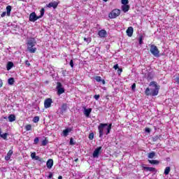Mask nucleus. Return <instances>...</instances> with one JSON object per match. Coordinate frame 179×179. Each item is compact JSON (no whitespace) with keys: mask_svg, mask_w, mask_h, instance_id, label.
Segmentation results:
<instances>
[{"mask_svg":"<svg viewBox=\"0 0 179 179\" xmlns=\"http://www.w3.org/2000/svg\"><path fill=\"white\" fill-rule=\"evenodd\" d=\"M9 135V134L8 133H4L3 134H1V136H0V138H2L3 139H4V141H8V136Z\"/></svg>","mask_w":179,"mask_h":179,"instance_id":"nucleus-24","label":"nucleus"},{"mask_svg":"<svg viewBox=\"0 0 179 179\" xmlns=\"http://www.w3.org/2000/svg\"><path fill=\"white\" fill-rule=\"evenodd\" d=\"M75 142H73V138H70V145H75Z\"/></svg>","mask_w":179,"mask_h":179,"instance_id":"nucleus-38","label":"nucleus"},{"mask_svg":"<svg viewBox=\"0 0 179 179\" xmlns=\"http://www.w3.org/2000/svg\"><path fill=\"white\" fill-rule=\"evenodd\" d=\"M59 4V2L57 1H52L46 5L47 8H53V9H57L58 7V5Z\"/></svg>","mask_w":179,"mask_h":179,"instance_id":"nucleus-10","label":"nucleus"},{"mask_svg":"<svg viewBox=\"0 0 179 179\" xmlns=\"http://www.w3.org/2000/svg\"><path fill=\"white\" fill-rule=\"evenodd\" d=\"M68 108V105L66 103H63L62 105L61 111L62 113H65Z\"/></svg>","mask_w":179,"mask_h":179,"instance_id":"nucleus-22","label":"nucleus"},{"mask_svg":"<svg viewBox=\"0 0 179 179\" xmlns=\"http://www.w3.org/2000/svg\"><path fill=\"white\" fill-rule=\"evenodd\" d=\"M121 14V10L120 9H114L109 13L110 19H115V17H118Z\"/></svg>","mask_w":179,"mask_h":179,"instance_id":"nucleus-6","label":"nucleus"},{"mask_svg":"<svg viewBox=\"0 0 179 179\" xmlns=\"http://www.w3.org/2000/svg\"><path fill=\"white\" fill-rule=\"evenodd\" d=\"M25 65H27V66H30V62H29V60L25 61Z\"/></svg>","mask_w":179,"mask_h":179,"instance_id":"nucleus-46","label":"nucleus"},{"mask_svg":"<svg viewBox=\"0 0 179 179\" xmlns=\"http://www.w3.org/2000/svg\"><path fill=\"white\" fill-rule=\"evenodd\" d=\"M10 12H12V6H8L6 7V15H7V16H10Z\"/></svg>","mask_w":179,"mask_h":179,"instance_id":"nucleus-23","label":"nucleus"},{"mask_svg":"<svg viewBox=\"0 0 179 179\" xmlns=\"http://www.w3.org/2000/svg\"><path fill=\"white\" fill-rule=\"evenodd\" d=\"M26 131H31V124H27L25 126Z\"/></svg>","mask_w":179,"mask_h":179,"instance_id":"nucleus-31","label":"nucleus"},{"mask_svg":"<svg viewBox=\"0 0 179 179\" xmlns=\"http://www.w3.org/2000/svg\"><path fill=\"white\" fill-rule=\"evenodd\" d=\"M58 179H62V176H59L58 177Z\"/></svg>","mask_w":179,"mask_h":179,"instance_id":"nucleus-56","label":"nucleus"},{"mask_svg":"<svg viewBox=\"0 0 179 179\" xmlns=\"http://www.w3.org/2000/svg\"><path fill=\"white\" fill-rule=\"evenodd\" d=\"M56 89L58 96H61V94L65 93V88L62 87V84L60 82H57Z\"/></svg>","mask_w":179,"mask_h":179,"instance_id":"nucleus-7","label":"nucleus"},{"mask_svg":"<svg viewBox=\"0 0 179 179\" xmlns=\"http://www.w3.org/2000/svg\"><path fill=\"white\" fill-rule=\"evenodd\" d=\"M127 36L129 37H132V34H134V27H129L126 31Z\"/></svg>","mask_w":179,"mask_h":179,"instance_id":"nucleus-11","label":"nucleus"},{"mask_svg":"<svg viewBox=\"0 0 179 179\" xmlns=\"http://www.w3.org/2000/svg\"><path fill=\"white\" fill-rule=\"evenodd\" d=\"M51 104H52V99L48 98L44 101V107L45 108H50L51 107Z\"/></svg>","mask_w":179,"mask_h":179,"instance_id":"nucleus-9","label":"nucleus"},{"mask_svg":"<svg viewBox=\"0 0 179 179\" xmlns=\"http://www.w3.org/2000/svg\"><path fill=\"white\" fill-rule=\"evenodd\" d=\"M147 79H153V77L152 76V73H148Z\"/></svg>","mask_w":179,"mask_h":179,"instance_id":"nucleus-39","label":"nucleus"},{"mask_svg":"<svg viewBox=\"0 0 179 179\" xmlns=\"http://www.w3.org/2000/svg\"><path fill=\"white\" fill-rule=\"evenodd\" d=\"M70 66H71V68H73V60L70 61Z\"/></svg>","mask_w":179,"mask_h":179,"instance_id":"nucleus-49","label":"nucleus"},{"mask_svg":"<svg viewBox=\"0 0 179 179\" xmlns=\"http://www.w3.org/2000/svg\"><path fill=\"white\" fill-rule=\"evenodd\" d=\"M175 81L176 82V83L178 85H179V77H176V79H175Z\"/></svg>","mask_w":179,"mask_h":179,"instance_id":"nucleus-48","label":"nucleus"},{"mask_svg":"<svg viewBox=\"0 0 179 179\" xmlns=\"http://www.w3.org/2000/svg\"><path fill=\"white\" fill-rule=\"evenodd\" d=\"M63 76H66V71H62Z\"/></svg>","mask_w":179,"mask_h":179,"instance_id":"nucleus-47","label":"nucleus"},{"mask_svg":"<svg viewBox=\"0 0 179 179\" xmlns=\"http://www.w3.org/2000/svg\"><path fill=\"white\" fill-rule=\"evenodd\" d=\"M1 17H5L6 16V12H3L1 15Z\"/></svg>","mask_w":179,"mask_h":179,"instance_id":"nucleus-45","label":"nucleus"},{"mask_svg":"<svg viewBox=\"0 0 179 179\" xmlns=\"http://www.w3.org/2000/svg\"><path fill=\"white\" fill-rule=\"evenodd\" d=\"M111 127H113V124H108L107 123H101L98 127L99 138H103L104 134L108 135L110 131H111Z\"/></svg>","mask_w":179,"mask_h":179,"instance_id":"nucleus-2","label":"nucleus"},{"mask_svg":"<svg viewBox=\"0 0 179 179\" xmlns=\"http://www.w3.org/2000/svg\"><path fill=\"white\" fill-rule=\"evenodd\" d=\"M159 139H160V137L159 136H155L152 137L153 142H156L157 141H159Z\"/></svg>","mask_w":179,"mask_h":179,"instance_id":"nucleus-33","label":"nucleus"},{"mask_svg":"<svg viewBox=\"0 0 179 179\" xmlns=\"http://www.w3.org/2000/svg\"><path fill=\"white\" fill-rule=\"evenodd\" d=\"M36 44H37V41H36L34 38H31L29 40H28V42L27 43V51H29V52L31 54H34V52L37 51Z\"/></svg>","mask_w":179,"mask_h":179,"instance_id":"nucleus-3","label":"nucleus"},{"mask_svg":"<svg viewBox=\"0 0 179 179\" xmlns=\"http://www.w3.org/2000/svg\"><path fill=\"white\" fill-rule=\"evenodd\" d=\"M121 1H128V0H121Z\"/></svg>","mask_w":179,"mask_h":179,"instance_id":"nucleus-57","label":"nucleus"},{"mask_svg":"<svg viewBox=\"0 0 179 179\" xmlns=\"http://www.w3.org/2000/svg\"><path fill=\"white\" fill-rule=\"evenodd\" d=\"M101 82L102 83L103 85H106V80H101Z\"/></svg>","mask_w":179,"mask_h":179,"instance_id":"nucleus-53","label":"nucleus"},{"mask_svg":"<svg viewBox=\"0 0 179 179\" xmlns=\"http://www.w3.org/2000/svg\"><path fill=\"white\" fill-rule=\"evenodd\" d=\"M94 99H95V100H99V99H100V95L99 94L94 95Z\"/></svg>","mask_w":179,"mask_h":179,"instance_id":"nucleus-40","label":"nucleus"},{"mask_svg":"<svg viewBox=\"0 0 179 179\" xmlns=\"http://www.w3.org/2000/svg\"><path fill=\"white\" fill-rule=\"evenodd\" d=\"M101 77L100 76H96L95 77V80H96L97 82H101Z\"/></svg>","mask_w":179,"mask_h":179,"instance_id":"nucleus-36","label":"nucleus"},{"mask_svg":"<svg viewBox=\"0 0 179 179\" xmlns=\"http://www.w3.org/2000/svg\"><path fill=\"white\" fill-rule=\"evenodd\" d=\"M171 171V168L170 166H167L165 168L164 174L165 176H169V174H170V171Z\"/></svg>","mask_w":179,"mask_h":179,"instance_id":"nucleus-21","label":"nucleus"},{"mask_svg":"<svg viewBox=\"0 0 179 179\" xmlns=\"http://www.w3.org/2000/svg\"><path fill=\"white\" fill-rule=\"evenodd\" d=\"M103 1H108V0H103Z\"/></svg>","mask_w":179,"mask_h":179,"instance_id":"nucleus-58","label":"nucleus"},{"mask_svg":"<svg viewBox=\"0 0 179 179\" xmlns=\"http://www.w3.org/2000/svg\"><path fill=\"white\" fill-rule=\"evenodd\" d=\"M135 89H136V83H134V84L131 85V90H135Z\"/></svg>","mask_w":179,"mask_h":179,"instance_id":"nucleus-42","label":"nucleus"},{"mask_svg":"<svg viewBox=\"0 0 179 179\" xmlns=\"http://www.w3.org/2000/svg\"><path fill=\"white\" fill-rule=\"evenodd\" d=\"M155 156H156V152H152L148 154V159H153V157H155Z\"/></svg>","mask_w":179,"mask_h":179,"instance_id":"nucleus-25","label":"nucleus"},{"mask_svg":"<svg viewBox=\"0 0 179 179\" xmlns=\"http://www.w3.org/2000/svg\"><path fill=\"white\" fill-rule=\"evenodd\" d=\"M3 85V82H2V80L0 78V87H2Z\"/></svg>","mask_w":179,"mask_h":179,"instance_id":"nucleus-51","label":"nucleus"},{"mask_svg":"<svg viewBox=\"0 0 179 179\" xmlns=\"http://www.w3.org/2000/svg\"><path fill=\"white\" fill-rule=\"evenodd\" d=\"M122 72V69H121V68L118 69V70H117L118 75H121Z\"/></svg>","mask_w":179,"mask_h":179,"instance_id":"nucleus-44","label":"nucleus"},{"mask_svg":"<svg viewBox=\"0 0 179 179\" xmlns=\"http://www.w3.org/2000/svg\"><path fill=\"white\" fill-rule=\"evenodd\" d=\"M40 121V117L36 116L34 117L33 122L37 123Z\"/></svg>","mask_w":179,"mask_h":179,"instance_id":"nucleus-29","label":"nucleus"},{"mask_svg":"<svg viewBox=\"0 0 179 179\" xmlns=\"http://www.w3.org/2000/svg\"><path fill=\"white\" fill-rule=\"evenodd\" d=\"M46 166L48 169H52V166H54V160L52 159H50L46 162Z\"/></svg>","mask_w":179,"mask_h":179,"instance_id":"nucleus-13","label":"nucleus"},{"mask_svg":"<svg viewBox=\"0 0 179 179\" xmlns=\"http://www.w3.org/2000/svg\"><path fill=\"white\" fill-rule=\"evenodd\" d=\"M38 141H40L38 137L35 138L34 140V145H37V143H38Z\"/></svg>","mask_w":179,"mask_h":179,"instance_id":"nucleus-34","label":"nucleus"},{"mask_svg":"<svg viewBox=\"0 0 179 179\" xmlns=\"http://www.w3.org/2000/svg\"><path fill=\"white\" fill-rule=\"evenodd\" d=\"M48 144V141L47 139L42 141V146H47Z\"/></svg>","mask_w":179,"mask_h":179,"instance_id":"nucleus-30","label":"nucleus"},{"mask_svg":"<svg viewBox=\"0 0 179 179\" xmlns=\"http://www.w3.org/2000/svg\"><path fill=\"white\" fill-rule=\"evenodd\" d=\"M34 159H35V160H38V162H42L41 158L38 156H36Z\"/></svg>","mask_w":179,"mask_h":179,"instance_id":"nucleus-41","label":"nucleus"},{"mask_svg":"<svg viewBox=\"0 0 179 179\" xmlns=\"http://www.w3.org/2000/svg\"><path fill=\"white\" fill-rule=\"evenodd\" d=\"M88 138L90 141H93V139H94V132L90 133Z\"/></svg>","mask_w":179,"mask_h":179,"instance_id":"nucleus-27","label":"nucleus"},{"mask_svg":"<svg viewBox=\"0 0 179 179\" xmlns=\"http://www.w3.org/2000/svg\"><path fill=\"white\" fill-rule=\"evenodd\" d=\"M13 66H14L13 62H8L6 66L7 71H10V69L13 68Z\"/></svg>","mask_w":179,"mask_h":179,"instance_id":"nucleus-18","label":"nucleus"},{"mask_svg":"<svg viewBox=\"0 0 179 179\" xmlns=\"http://www.w3.org/2000/svg\"><path fill=\"white\" fill-rule=\"evenodd\" d=\"M128 3H129V1H122V5H128Z\"/></svg>","mask_w":179,"mask_h":179,"instance_id":"nucleus-37","label":"nucleus"},{"mask_svg":"<svg viewBox=\"0 0 179 179\" xmlns=\"http://www.w3.org/2000/svg\"><path fill=\"white\" fill-rule=\"evenodd\" d=\"M122 10L124 12V13L128 12L129 10V5H122Z\"/></svg>","mask_w":179,"mask_h":179,"instance_id":"nucleus-17","label":"nucleus"},{"mask_svg":"<svg viewBox=\"0 0 179 179\" xmlns=\"http://www.w3.org/2000/svg\"><path fill=\"white\" fill-rule=\"evenodd\" d=\"M84 41H86L89 44V43L92 42V38H84Z\"/></svg>","mask_w":179,"mask_h":179,"instance_id":"nucleus-32","label":"nucleus"},{"mask_svg":"<svg viewBox=\"0 0 179 179\" xmlns=\"http://www.w3.org/2000/svg\"><path fill=\"white\" fill-rule=\"evenodd\" d=\"M71 131H72V129L67 128L66 129H64L63 131V135L64 136H68V135H69V132H71Z\"/></svg>","mask_w":179,"mask_h":179,"instance_id":"nucleus-20","label":"nucleus"},{"mask_svg":"<svg viewBox=\"0 0 179 179\" xmlns=\"http://www.w3.org/2000/svg\"><path fill=\"white\" fill-rule=\"evenodd\" d=\"M79 161V159H76L75 160H74V162H78Z\"/></svg>","mask_w":179,"mask_h":179,"instance_id":"nucleus-55","label":"nucleus"},{"mask_svg":"<svg viewBox=\"0 0 179 179\" xmlns=\"http://www.w3.org/2000/svg\"><path fill=\"white\" fill-rule=\"evenodd\" d=\"M31 159H35L36 158V152H32L31 154Z\"/></svg>","mask_w":179,"mask_h":179,"instance_id":"nucleus-43","label":"nucleus"},{"mask_svg":"<svg viewBox=\"0 0 179 179\" xmlns=\"http://www.w3.org/2000/svg\"><path fill=\"white\" fill-rule=\"evenodd\" d=\"M145 132H148L149 134L150 132V129L145 128Z\"/></svg>","mask_w":179,"mask_h":179,"instance_id":"nucleus-52","label":"nucleus"},{"mask_svg":"<svg viewBox=\"0 0 179 179\" xmlns=\"http://www.w3.org/2000/svg\"><path fill=\"white\" fill-rule=\"evenodd\" d=\"M149 86L152 88L147 87L145 90V94L146 96H152V97L157 96L159 90H160V85H158L155 81H152L150 83Z\"/></svg>","mask_w":179,"mask_h":179,"instance_id":"nucleus-1","label":"nucleus"},{"mask_svg":"<svg viewBox=\"0 0 179 179\" xmlns=\"http://www.w3.org/2000/svg\"><path fill=\"white\" fill-rule=\"evenodd\" d=\"M143 43V36H141L139 37V44H142Z\"/></svg>","mask_w":179,"mask_h":179,"instance_id":"nucleus-35","label":"nucleus"},{"mask_svg":"<svg viewBox=\"0 0 179 179\" xmlns=\"http://www.w3.org/2000/svg\"><path fill=\"white\" fill-rule=\"evenodd\" d=\"M98 35L99 36V37H101V38H104V37H106V36H107V31L104 29H101L98 32Z\"/></svg>","mask_w":179,"mask_h":179,"instance_id":"nucleus-12","label":"nucleus"},{"mask_svg":"<svg viewBox=\"0 0 179 179\" xmlns=\"http://www.w3.org/2000/svg\"><path fill=\"white\" fill-rule=\"evenodd\" d=\"M90 113H92V108H84V114L87 117H90Z\"/></svg>","mask_w":179,"mask_h":179,"instance_id":"nucleus-16","label":"nucleus"},{"mask_svg":"<svg viewBox=\"0 0 179 179\" xmlns=\"http://www.w3.org/2000/svg\"><path fill=\"white\" fill-rule=\"evenodd\" d=\"M9 122H13V121H16V116L15 115L11 114L8 116Z\"/></svg>","mask_w":179,"mask_h":179,"instance_id":"nucleus-19","label":"nucleus"},{"mask_svg":"<svg viewBox=\"0 0 179 179\" xmlns=\"http://www.w3.org/2000/svg\"><path fill=\"white\" fill-rule=\"evenodd\" d=\"M40 12H41V15L39 16H37V15L36 14L35 12L31 13L29 15V21L34 22H36V20H38V19H41V17H43V16H44L45 10L44 9V8H42L41 9Z\"/></svg>","mask_w":179,"mask_h":179,"instance_id":"nucleus-4","label":"nucleus"},{"mask_svg":"<svg viewBox=\"0 0 179 179\" xmlns=\"http://www.w3.org/2000/svg\"><path fill=\"white\" fill-rule=\"evenodd\" d=\"M48 178H52V174L51 173L49 174Z\"/></svg>","mask_w":179,"mask_h":179,"instance_id":"nucleus-54","label":"nucleus"},{"mask_svg":"<svg viewBox=\"0 0 179 179\" xmlns=\"http://www.w3.org/2000/svg\"><path fill=\"white\" fill-rule=\"evenodd\" d=\"M101 149L102 147L100 146L94 150V152L92 154L94 159H98L99 156L100 155V153H101Z\"/></svg>","mask_w":179,"mask_h":179,"instance_id":"nucleus-8","label":"nucleus"},{"mask_svg":"<svg viewBox=\"0 0 179 179\" xmlns=\"http://www.w3.org/2000/svg\"><path fill=\"white\" fill-rule=\"evenodd\" d=\"M149 163H150V164H159V161L158 160H150L148 159Z\"/></svg>","mask_w":179,"mask_h":179,"instance_id":"nucleus-28","label":"nucleus"},{"mask_svg":"<svg viewBox=\"0 0 179 179\" xmlns=\"http://www.w3.org/2000/svg\"><path fill=\"white\" fill-rule=\"evenodd\" d=\"M8 85H13V83H15V78H8Z\"/></svg>","mask_w":179,"mask_h":179,"instance_id":"nucleus-26","label":"nucleus"},{"mask_svg":"<svg viewBox=\"0 0 179 179\" xmlns=\"http://www.w3.org/2000/svg\"><path fill=\"white\" fill-rule=\"evenodd\" d=\"M150 52L154 55V57H156L157 58H159V57H160V51H159V48H157V46L155 45H150Z\"/></svg>","mask_w":179,"mask_h":179,"instance_id":"nucleus-5","label":"nucleus"},{"mask_svg":"<svg viewBox=\"0 0 179 179\" xmlns=\"http://www.w3.org/2000/svg\"><path fill=\"white\" fill-rule=\"evenodd\" d=\"M114 69L117 70V69H119L120 67L118 66V64H115L114 66H113Z\"/></svg>","mask_w":179,"mask_h":179,"instance_id":"nucleus-50","label":"nucleus"},{"mask_svg":"<svg viewBox=\"0 0 179 179\" xmlns=\"http://www.w3.org/2000/svg\"><path fill=\"white\" fill-rule=\"evenodd\" d=\"M143 169L145 171H151V173H156V171H157V170H156V169L153 168V167H146V166H144V167H143Z\"/></svg>","mask_w":179,"mask_h":179,"instance_id":"nucleus-14","label":"nucleus"},{"mask_svg":"<svg viewBox=\"0 0 179 179\" xmlns=\"http://www.w3.org/2000/svg\"><path fill=\"white\" fill-rule=\"evenodd\" d=\"M12 155H13V150H10L7 153V155L5 157V160H6L7 162L8 160H10V157H12Z\"/></svg>","mask_w":179,"mask_h":179,"instance_id":"nucleus-15","label":"nucleus"}]
</instances>
